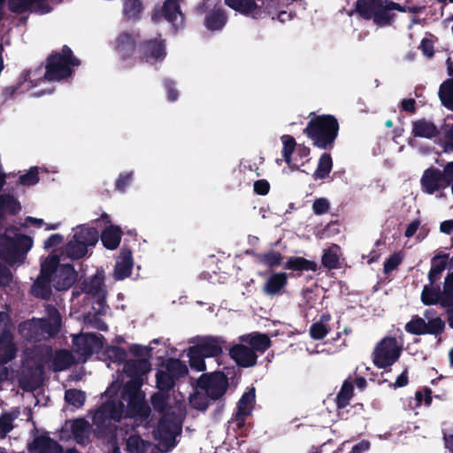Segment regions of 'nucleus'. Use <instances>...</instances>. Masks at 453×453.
<instances>
[{"instance_id":"7","label":"nucleus","mask_w":453,"mask_h":453,"mask_svg":"<svg viewBox=\"0 0 453 453\" xmlns=\"http://www.w3.org/2000/svg\"><path fill=\"white\" fill-rule=\"evenodd\" d=\"M401 351L402 349L395 337H385L373 350V364L377 368L387 369L398 360Z\"/></svg>"},{"instance_id":"8","label":"nucleus","mask_w":453,"mask_h":453,"mask_svg":"<svg viewBox=\"0 0 453 453\" xmlns=\"http://www.w3.org/2000/svg\"><path fill=\"white\" fill-rule=\"evenodd\" d=\"M196 387L205 392L211 400L221 398L228 388V380L224 372L203 373L196 381Z\"/></svg>"},{"instance_id":"28","label":"nucleus","mask_w":453,"mask_h":453,"mask_svg":"<svg viewBox=\"0 0 453 453\" xmlns=\"http://www.w3.org/2000/svg\"><path fill=\"white\" fill-rule=\"evenodd\" d=\"M103 286L104 277L96 273L81 283V290L84 293L96 297V303L99 305H103L105 303V293L103 289Z\"/></svg>"},{"instance_id":"11","label":"nucleus","mask_w":453,"mask_h":453,"mask_svg":"<svg viewBox=\"0 0 453 453\" xmlns=\"http://www.w3.org/2000/svg\"><path fill=\"white\" fill-rule=\"evenodd\" d=\"M55 265L52 272L53 287L57 291H66L77 281L78 273L71 264H60L58 256H49Z\"/></svg>"},{"instance_id":"22","label":"nucleus","mask_w":453,"mask_h":453,"mask_svg":"<svg viewBox=\"0 0 453 453\" xmlns=\"http://www.w3.org/2000/svg\"><path fill=\"white\" fill-rule=\"evenodd\" d=\"M134 265L133 253L129 248L123 247L114 266L113 276L116 280H123L130 276Z\"/></svg>"},{"instance_id":"13","label":"nucleus","mask_w":453,"mask_h":453,"mask_svg":"<svg viewBox=\"0 0 453 453\" xmlns=\"http://www.w3.org/2000/svg\"><path fill=\"white\" fill-rule=\"evenodd\" d=\"M224 4L242 15L256 19L268 12L265 0H224Z\"/></svg>"},{"instance_id":"58","label":"nucleus","mask_w":453,"mask_h":453,"mask_svg":"<svg viewBox=\"0 0 453 453\" xmlns=\"http://www.w3.org/2000/svg\"><path fill=\"white\" fill-rule=\"evenodd\" d=\"M146 441L139 434H132L127 441V448L130 453H145Z\"/></svg>"},{"instance_id":"21","label":"nucleus","mask_w":453,"mask_h":453,"mask_svg":"<svg viewBox=\"0 0 453 453\" xmlns=\"http://www.w3.org/2000/svg\"><path fill=\"white\" fill-rule=\"evenodd\" d=\"M160 17L172 23L173 27L177 29L178 24L176 23L178 17L180 19V23L184 20V15L180 11V6L178 0H165L160 11L155 12L152 14V19L158 22Z\"/></svg>"},{"instance_id":"43","label":"nucleus","mask_w":453,"mask_h":453,"mask_svg":"<svg viewBox=\"0 0 453 453\" xmlns=\"http://www.w3.org/2000/svg\"><path fill=\"white\" fill-rule=\"evenodd\" d=\"M169 394L168 392L158 390L151 395L150 403L155 411L163 415L167 414L166 411L171 409L168 403Z\"/></svg>"},{"instance_id":"39","label":"nucleus","mask_w":453,"mask_h":453,"mask_svg":"<svg viewBox=\"0 0 453 453\" xmlns=\"http://www.w3.org/2000/svg\"><path fill=\"white\" fill-rule=\"evenodd\" d=\"M74 363L73 354L66 349L56 350L52 358V366L55 372L68 369Z\"/></svg>"},{"instance_id":"15","label":"nucleus","mask_w":453,"mask_h":453,"mask_svg":"<svg viewBox=\"0 0 453 453\" xmlns=\"http://www.w3.org/2000/svg\"><path fill=\"white\" fill-rule=\"evenodd\" d=\"M420 184L423 192L429 195L449 187V181L445 179L443 172L433 166L424 171Z\"/></svg>"},{"instance_id":"14","label":"nucleus","mask_w":453,"mask_h":453,"mask_svg":"<svg viewBox=\"0 0 453 453\" xmlns=\"http://www.w3.org/2000/svg\"><path fill=\"white\" fill-rule=\"evenodd\" d=\"M178 429L180 428L173 415L164 414L159 418L157 426L154 431L155 439L167 448L173 447Z\"/></svg>"},{"instance_id":"44","label":"nucleus","mask_w":453,"mask_h":453,"mask_svg":"<svg viewBox=\"0 0 453 453\" xmlns=\"http://www.w3.org/2000/svg\"><path fill=\"white\" fill-rule=\"evenodd\" d=\"M353 383L348 380H344L335 399L338 409H343L349 404V401L353 396Z\"/></svg>"},{"instance_id":"62","label":"nucleus","mask_w":453,"mask_h":453,"mask_svg":"<svg viewBox=\"0 0 453 453\" xmlns=\"http://www.w3.org/2000/svg\"><path fill=\"white\" fill-rule=\"evenodd\" d=\"M403 256L400 253H394L389 256L384 262L383 273L385 274L390 273L392 271L397 269L402 264Z\"/></svg>"},{"instance_id":"4","label":"nucleus","mask_w":453,"mask_h":453,"mask_svg":"<svg viewBox=\"0 0 453 453\" xmlns=\"http://www.w3.org/2000/svg\"><path fill=\"white\" fill-rule=\"evenodd\" d=\"M99 234L96 227L80 226L64 247V253L73 260L84 257L89 247H94L98 242Z\"/></svg>"},{"instance_id":"57","label":"nucleus","mask_w":453,"mask_h":453,"mask_svg":"<svg viewBox=\"0 0 453 453\" xmlns=\"http://www.w3.org/2000/svg\"><path fill=\"white\" fill-rule=\"evenodd\" d=\"M425 323L426 320L418 315L412 317V319L405 325V331L414 335L425 334Z\"/></svg>"},{"instance_id":"29","label":"nucleus","mask_w":453,"mask_h":453,"mask_svg":"<svg viewBox=\"0 0 453 453\" xmlns=\"http://www.w3.org/2000/svg\"><path fill=\"white\" fill-rule=\"evenodd\" d=\"M151 365L149 358L129 359L124 364L123 371L129 378L142 379L150 371Z\"/></svg>"},{"instance_id":"30","label":"nucleus","mask_w":453,"mask_h":453,"mask_svg":"<svg viewBox=\"0 0 453 453\" xmlns=\"http://www.w3.org/2000/svg\"><path fill=\"white\" fill-rule=\"evenodd\" d=\"M122 234L120 226L110 225L102 231L100 238L104 248L114 250L119 246Z\"/></svg>"},{"instance_id":"51","label":"nucleus","mask_w":453,"mask_h":453,"mask_svg":"<svg viewBox=\"0 0 453 453\" xmlns=\"http://www.w3.org/2000/svg\"><path fill=\"white\" fill-rule=\"evenodd\" d=\"M141 0H124L123 14L128 19H137L142 12Z\"/></svg>"},{"instance_id":"20","label":"nucleus","mask_w":453,"mask_h":453,"mask_svg":"<svg viewBox=\"0 0 453 453\" xmlns=\"http://www.w3.org/2000/svg\"><path fill=\"white\" fill-rule=\"evenodd\" d=\"M226 341L222 336H205L193 346L205 357H217L222 354L223 349L226 348Z\"/></svg>"},{"instance_id":"27","label":"nucleus","mask_w":453,"mask_h":453,"mask_svg":"<svg viewBox=\"0 0 453 453\" xmlns=\"http://www.w3.org/2000/svg\"><path fill=\"white\" fill-rule=\"evenodd\" d=\"M39 328L42 330L44 337H55L60 331L62 319L56 308L49 313L47 318L39 319Z\"/></svg>"},{"instance_id":"5","label":"nucleus","mask_w":453,"mask_h":453,"mask_svg":"<svg viewBox=\"0 0 453 453\" xmlns=\"http://www.w3.org/2000/svg\"><path fill=\"white\" fill-rule=\"evenodd\" d=\"M188 373V366L178 358H168L165 369L156 372V387L158 390L170 393L177 381Z\"/></svg>"},{"instance_id":"34","label":"nucleus","mask_w":453,"mask_h":453,"mask_svg":"<svg viewBox=\"0 0 453 453\" xmlns=\"http://www.w3.org/2000/svg\"><path fill=\"white\" fill-rule=\"evenodd\" d=\"M227 21V16L221 8L214 9L210 12L204 19V25L210 31L221 30Z\"/></svg>"},{"instance_id":"37","label":"nucleus","mask_w":453,"mask_h":453,"mask_svg":"<svg viewBox=\"0 0 453 453\" xmlns=\"http://www.w3.org/2000/svg\"><path fill=\"white\" fill-rule=\"evenodd\" d=\"M442 295L439 285H434L429 282L425 285L421 293V301L425 305H434L440 303L441 305Z\"/></svg>"},{"instance_id":"56","label":"nucleus","mask_w":453,"mask_h":453,"mask_svg":"<svg viewBox=\"0 0 453 453\" xmlns=\"http://www.w3.org/2000/svg\"><path fill=\"white\" fill-rule=\"evenodd\" d=\"M444 329L445 322L440 317L428 319L425 323V334L438 336L444 332Z\"/></svg>"},{"instance_id":"47","label":"nucleus","mask_w":453,"mask_h":453,"mask_svg":"<svg viewBox=\"0 0 453 453\" xmlns=\"http://www.w3.org/2000/svg\"><path fill=\"white\" fill-rule=\"evenodd\" d=\"M19 414V411H12L10 412H4L0 416V438H5L8 433L13 429V421L18 418Z\"/></svg>"},{"instance_id":"45","label":"nucleus","mask_w":453,"mask_h":453,"mask_svg":"<svg viewBox=\"0 0 453 453\" xmlns=\"http://www.w3.org/2000/svg\"><path fill=\"white\" fill-rule=\"evenodd\" d=\"M281 141L283 143V149H282V156L284 158V161L292 168L299 170V167L296 165H291L292 163V154L296 150V142L293 136L289 134H284L281 136Z\"/></svg>"},{"instance_id":"32","label":"nucleus","mask_w":453,"mask_h":453,"mask_svg":"<svg viewBox=\"0 0 453 453\" xmlns=\"http://www.w3.org/2000/svg\"><path fill=\"white\" fill-rule=\"evenodd\" d=\"M285 270L292 272H316L318 270V264L315 261L308 260L303 257H289L283 265Z\"/></svg>"},{"instance_id":"31","label":"nucleus","mask_w":453,"mask_h":453,"mask_svg":"<svg viewBox=\"0 0 453 453\" xmlns=\"http://www.w3.org/2000/svg\"><path fill=\"white\" fill-rule=\"evenodd\" d=\"M241 342H245L250 344V348L253 349V351H258L260 353H264L266 349L271 347V339L265 334L261 333H251L249 334H244L240 337Z\"/></svg>"},{"instance_id":"46","label":"nucleus","mask_w":453,"mask_h":453,"mask_svg":"<svg viewBox=\"0 0 453 453\" xmlns=\"http://www.w3.org/2000/svg\"><path fill=\"white\" fill-rule=\"evenodd\" d=\"M189 358V366L196 372H203L206 370L204 359L206 358L196 348L190 346L188 350Z\"/></svg>"},{"instance_id":"10","label":"nucleus","mask_w":453,"mask_h":453,"mask_svg":"<svg viewBox=\"0 0 453 453\" xmlns=\"http://www.w3.org/2000/svg\"><path fill=\"white\" fill-rule=\"evenodd\" d=\"M51 259H45L41 264L40 273L33 282L30 293L35 298L50 300L52 296V272L56 269Z\"/></svg>"},{"instance_id":"26","label":"nucleus","mask_w":453,"mask_h":453,"mask_svg":"<svg viewBox=\"0 0 453 453\" xmlns=\"http://www.w3.org/2000/svg\"><path fill=\"white\" fill-rule=\"evenodd\" d=\"M127 402L125 417L140 418L146 420L150 416V407L144 402L142 395L125 399Z\"/></svg>"},{"instance_id":"48","label":"nucleus","mask_w":453,"mask_h":453,"mask_svg":"<svg viewBox=\"0 0 453 453\" xmlns=\"http://www.w3.org/2000/svg\"><path fill=\"white\" fill-rule=\"evenodd\" d=\"M441 295V306L444 308L453 307V273H449L445 277Z\"/></svg>"},{"instance_id":"41","label":"nucleus","mask_w":453,"mask_h":453,"mask_svg":"<svg viewBox=\"0 0 453 453\" xmlns=\"http://www.w3.org/2000/svg\"><path fill=\"white\" fill-rule=\"evenodd\" d=\"M438 96L441 104L453 111V77L447 79L441 84Z\"/></svg>"},{"instance_id":"2","label":"nucleus","mask_w":453,"mask_h":453,"mask_svg":"<svg viewBox=\"0 0 453 453\" xmlns=\"http://www.w3.org/2000/svg\"><path fill=\"white\" fill-rule=\"evenodd\" d=\"M81 65L72 49L64 45L60 51L53 50L45 59V73L42 79L48 81H63L73 74V68Z\"/></svg>"},{"instance_id":"12","label":"nucleus","mask_w":453,"mask_h":453,"mask_svg":"<svg viewBox=\"0 0 453 453\" xmlns=\"http://www.w3.org/2000/svg\"><path fill=\"white\" fill-rule=\"evenodd\" d=\"M104 336L93 333L81 334L73 338L75 352L86 361L93 354L99 353L104 347Z\"/></svg>"},{"instance_id":"19","label":"nucleus","mask_w":453,"mask_h":453,"mask_svg":"<svg viewBox=\"0 0 453 453\" xmlns=\"http://www.w3.org/2000/svg\"><path fill=\"white\" fill-rule=\"evenodd\" d=\"M18 347L14 342L12 333L4 328L0 332V365L10 363L17 357Z\"/></svg>"},{"instance_id":"17","label":"nucleus","mask_w":453,"mask_h":453,"mask_svg":"<svg viewBox=\"0 0 453 453\" xmlns=\"http://www.w3.org/2000/svg\"><path fill=\"white\" fill-rule=\"evenodd\" d=\"M229 357L237 365L249 368L257 365V355L252 349L243 344H234L228 351Z\"/></svg>"},{"instance_id":"49","label":"nucleus","mask_w":453,"mask_h":453,"mask_svg":"<svg viewBox=\"0 0 453 453\" xmlns=\"http://www.w3.org/2000/svg\"><path fill=\"white\" fill-rule=\"evenodd\" d=\"M0 207L4 211L16 215L21 211L20 203L12 195L0 194Z\"/></svg>"},{"instance_id":"36","label":"nucleus","mask_w":453,"mask_h":453,"mask_svg":"<svg viewBox=\"0 0 453 453\" xmlns=\"http://www.w3.org/2000/svg\"><path fill=\"white\" fill-rule=\"evenodd\" d=\"M448 254L435 255L431 260V268L428 273V280L431 284H434L441 277L442 272L447 266Z\"/></svg>"},{"instance_id":"42","label":"nucleus","mask_w":453,"mask_h":453,"mask_svg":"<svg viewBox=\"0 0 453 453\" xmlns=\"http://www.w3.org/2000/svg\"><path fill=\"white\" fill-rule=\"evenodd\" d=\"M382 0H357L356 12L365 19H371Z\"/></svg>"},{"instance_id":"38","label":"nucleus","mask_w":453,"mask_h":453,"mask_svg":"<svg viewBox=\"0 0 453 453\" xmlns=\"http://www.w3.org/2000/svg\"><path fill=\"white\" fill-rule=\"evenodd\" d=\"M89 423L85 418L75 419L71 426V432L79 444L85 445L88 441Z\"/></svg>"},{"instance_id":"40","label":"nucleus","mask_w":453,"mask_h":453,"mask_svg":"<svg viewBox=\"0 0 453 453\" xmlns=\"http://www.w3.org/2000/svg\"><path fill=\"white\" fill-rule=\"evenodd\" d=\"M333 168V158L329 153H323L318 163L317 169L315 170L312 177L314 180H324L328 177Z\"/></svg>"},{"instance_id":"23","label":"nucleus","mask_w":453,"mask_h":453,"mask_svg":"<svg viewBox=\"0 0 453 453\" xmlns=\"http://www.w3.org/2000/svg\"><path fill=\"white\" fill-rule=\"evenodd\" d=\"M137 35H134L128 32H122L116 38V52L119 57L122 60H127L130 58L134 53L135 52L136 47H138L136 43Z\"/></svg>"},{"instance_id":"33","label":"nucleus","mask_w":453,"mask_h":453,"mask_svg":"<svg viewBox=\"0 0 453 453\" xmlns=\"http://www.w3.org/2000/svg\"><path fill=\"white\" fill-rule=\"evenodd\" d=\"M438 134L437 127L432 121L420 119L412 122V134L415 137L431 139L436 137Z\"/></svg>"},{"instance_id":"63","label":"nucleus","mask_w":453,"mask_h":453,"mask_svg":"<svg viewBox=\"0 0 453 453\" xmlns=\"http://www.w3.org/2000/svg\"><path fill=\"white\" fill-rule=\"evenodd\" d=\"M328 333L326 326L322 322H315L310 327V335L314 340L324 339Z\"/></svg>"},{"instance_id":"50","label":"nucleus","mask_w":453,"mask_h":453,"mask_svg":"<svg viewBox=\"0 0 453 453\" xmlns=\"http://www.w3.org/2000/svg\"><path fill=\"white\" fill-rule=\"evenodd\" d=\"M256 257L259 263L270 268L280 265L283 259V256L276 250L257 254Z\"/></svg>"},{"instance_id":"35","label":"nucleus","mask_w":453,"mask_h":453,"mask_svg":"<svg viewBox=\"0 0 453 453\" xmlns=\"http://www.w3.org/2000/svg\"><path fill=\"white\" fill-rule=\"evenodd\" d=\"M24 338L29 342H41L44 339L42 330L39 328V320H28L19 326Z\"/></svg>"},{"instance_id":"53","label":"nucleus","mask_w":453,"mask_h":453,"mask_svg":"<svg viewBox=\"0 0 453 453\" xmlns=\"http://www.w3.org/2000/svg\"><path fill=\"white\" fill-rule=\"evenodd\" d=\"M104 355L111 362L119 364H125L127 357V353L124 348L114 345L106 346Z\"/></svg>"},{"instance_id":"24","label":"nucleus","mask_w":453,"mask_h":453,"mask_svg":"<svg viewBox=\"0 0 453 453\" xmlns=\"http://www.w3.org/2000/svg\"><path fill=\"white\" fill-rule=\"evenodd\" d=\"M288 277L286 273H272L263 285L264 294L270 296L282 295L288 283Z\"/></svg>"},{"instance_id":"64","label":"nucleus","mask_w":453,"mask_h":453,"mask_svg":"<svg viewBox=\"0 0 453 453\" xmlns=\"http://www.w3.org/2000/svg\"><path fill=\"white\" fill-rule=\"evenodd\" d=\"M132 173H122L119 175L115 182V188L120 192H124L132 181Z\"/></svg>"},{"instance_id":"54","label":"nucleus","mask_w":453,"mask_h":453,"mask_svg":"<svg viewBox=\"0 0 453 453\" xmlns=\"http://www.w3.org/2000/svg\"><path fill=\"white\" fill-rule=\"evenodd\" d=\"M44 367L42 364L30 366L26 374V379L32 388L38 387L42 380Z\"/></svg>"},{"instance_id":"25","label":"nucleus","mask_w":453,"mask_h":453,"mask_svg":"<svg viewBox=\"0 0 453 453\" xmlns=\"http://www.w3.org/2000/svg\"><path fill=\"white\" fill-rule=\"evenodd\" d=\"M31 453H63L62 446L49 435L36 436L29 445Z\"/></svg>"},{"instance_id":"9","label":"nucleus","mask_w":453,"mask_h":453,"mask_svg":"<svg viewBox=\"0 0 453 453\" xmlns=\"http://www.w3.org/2000/svg\"><path fill=\"white\" fill-rule=\"evenodd\" d=\"M141 62L155 64L162 62L167 54L165 40L158 34L157 37L141 41L137 47Z\"/></svg>"},{"instance_id":"1","label":"nucleus","mask_w":453,"mask_h":453,"mask_svg":"<svg viewBox=\"0 0 453 453\" xmlns=\"http://www.w3.org/2000/svg\"><path fill=\"white\" fill-rule=\"evenodd\" d=\"M311 119L303 129V134L320 150H330L339 134L337 119L331 114L316 115L310 113Z\"/></svg>"},{"instance_id":"60","label":"nucleus","mask_w":453,"mask_h":453,"mask_svg":"<svg viewBox=\"0 0 453 453\" xmlns=\"http://www.w3.org/2000/svg\"><path fill=\"white\" fill-rule=\"evenodd\" d=\"M210 398L207 396V394L195 393L190 395L189 403L190 405L198 411H204L208 409L210 405Z\"/></svg>"},{"instance_id":"52","label":"nucleus","mask_w":453,"mask_h":453,"mask_svg":"<svg viewBox=\"0 0 453 453\" xmlns=\"http://www.w3.org/2000/svg\"><path fill=\"white\" fill-rule=\"evenodd\" d=\"M142 379L130 378L123 387L121 392L122 398L127 399L141 395L140 390L142 386Z\"/></svg>"},{"instance_id":"59","label":"nucleus","mask_w":453,"mask_h":453,"mask_svg":"<svg viewBox=\"0 0 453 453\" xmlns=\"http://www.w3.org/2000/svg\"><path fill=\"white\" fill-rule=\"evenodd\" d=\"M321 262L324 267L329 270L340 267L339 256L332 249H326L324 250Z\"/></svg>"},{"instance_id":"6","label":"nucleus","mask_w":453,"mask_h":453,"mask_svg":"<svg viewBox=\"0 0 453 453\" xmlns=\"http://www.w3.org/2000/svg\"><path fill=\"white\" fill-rule=\"evenodd\" d=\"M125 412V405L121 401L115 402L108 400L101 404L95 411L92 421L96 429L102 433H105L111 421L119 422Z\"/></svg>"},{"instance_id":"16","label":"nucleus","mask_w":453,"mask_h":453,"mask_svg":"<svg viewBox=\"0 0 453 453\" xmlns=\"http://www.w3.org/2000/svg\"><path fill=\"white\" fill-rule=\"evenodd\" d=\"M255 400L256 391L254 388H251L238 401L237 410L232 418L237 429H242L245 426L247 418L251 415Z\"/></svg>"},{"instance_id":"3","label":"nucleus","mask_w":453,"mask_h":453,"mask_svg":"<svg viewBox=\"0 0 453 453\" xmlns=\"http://www.w3.org/2000/svg\"><path fill=\"white\" fill-rule=\"evenodd\" d=\"M33 245L31 237L22 234L14 236L2 234L0 236V257L10 265L24 261L27 253Z\"/></svg>"},{"instance_id":"18","label":"nucleus","mask_w":453,"mask_h":453,"mask_svg":"<svg viewBox=\"0 0 453 453\" xmlns=\"http://www.w3.org/2000/svg\"><path fill=\"white\" fill-rule=\"evenodd\" d=\"M393 10L398 11L400 12H405L406 7L402 6L398 3H395L391 0H382L372 18L373 22L380 27L389 25L395 17V14L390 12V11Z\"/></svg>"},{"instance_id":"55","label":"nucleus","mask_w":453,"mask_h":453,"mask_svg":"<svg viewBox=\"0 0 453 453\" xmlns=\"http://www.w3.org/2000/svg\"><path fill=\"white\" fill-rule=\"evenodd\" d=\"M65 400L75 408H81L84 405L86 395L80 389L70 388L65 392Z\"/></svg>"},{"instance_id":"61","label":"nucleus","mask_w":453,"mask_h":453,"mask_svg":"<svg viewBox=\"0 0 453 453\" xmlns=\"http://www.w3.org/2000/svg\"><path fill=\"white\" fill-rule=\"evenodd\" d=\"M39 172L38 167L33 166L27 171V173L22 174L19 178L20 184L24 186H33L39 182Z\"/></svg>"}]
</instances>
